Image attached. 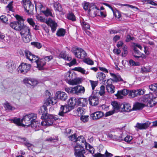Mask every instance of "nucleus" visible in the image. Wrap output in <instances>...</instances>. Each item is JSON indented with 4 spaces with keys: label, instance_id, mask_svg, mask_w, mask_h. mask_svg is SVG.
Returning <instances> with one entry per match:
<instances>
[{
    "label": "nucleus",
    "instance_id": "obj_1",
    "mask_svg": "<svg viewBox=\"0 0 157 157\" xmlns=\"http://www.w3.org/2000/svg\"><path fill=\"white\" fill-rule=\"evenodd\" d=\"M37 115L36 114L31 113L25 116L21 120L20 118L15 117L13 119H10V121L13 122L18 126H30L31 123L36 118Z\"/></svg>",
    "mask_w": 157,
    "mask_h": 157
},
{
    "label": "nucleus",
    "instance_id": "obj_2",
    "mask_svg": "<svg viewBox=\"0 0 157 157\" xmlns=\"http://www.w3.org/2000/svg\"><path fill=\"white\" fill-rule=\"evenodd\" d=\"M68 105H61L58 115L59 116L63 117L65 114L73 109L74 106L77 105V101L76 98L72 97L68 101Z\"/></svg>",
    "mask_w": 157,
    "mask_h": 157
},
{
    "label": "nucleus",
    "instance_id": "obj_3",
    "mask_svg": "<svg viewBox=\"0 0 157 157\" xmlns=\"http://www.w3.org/2000/svg\"><path fill=\"white\" fill-rule=\"evenodd\" d=\"M15 17L17 21L10 22V26L13 29L19 31L24 25V20L22 17L18 15H16Z\"/></svg>",
    "mask_w": 157,
    "mask_h": 157
},
{
    "label": "nucleus",
    "instance_id": "obj_4",
    "mask_svg": "<svg viewBox=\"0 0 157 157\" xmlns=\"http://www.w3.org/2000/svg\"><path fill=\"white\" fill-rule=\"evenodd\" d=\"M71 51L78 58L88 59L87 57L86 53L81 48L77 47H73L71 49Z\"/></svg>",
    "mask_w": 157,
    "mask_h": 157
},
{
    "label": "nucleus",
    "instance_id": "obj_5",
    "mask_svg": "<svg viewBox=\"0 0 157 157\" xmlns=\"http://www.w3.org/2000/svg\"><path fill=\"white\" fill-rule=\"evenodd\" d=\"M23 5L28 14H31L33 13L34 9V6L32 4L31 2L29 0H23Z\"/></svg>",
    "mask_w": 157,
    "mask_h": 157
},
{
    "label": "nucleus",
    "instance_id": "obj_6",
    "mask_svg": "<svg viewBox=\"0 0 157 157\" xmlns=\"http://www.w3.org/2000/svg\"><path fill=\"white\" fill-rule=\"evenodd\" d=\"M156 99H157V97L153 98L152 94H150L145 95L143 101L144 102L147 103V106L151 107L152 106V104L154 103V100Z\"/></svg>",
    "mask_w": 157,
    "mask_h": 157
},
{
    "label": "nucleus",
    "instance_id": "obj_7",
    "mask_svg": "<svg viewBox=\"0 0 157 157\" xmlns=\"http://www.w3.org/2000/svg\"><path fill=\"white\" fill-rule=\"evenodd\" d=\"M43 119L44 121L41 122V124L43 126L51 125L53 124L54 121V116L49 114L46 115Z\"/></svg>",
    "mask_w": 157,
    "mask_h": 157
},
{
    "label": "nucleus",
    "instance_id": "obj_8",
    "mask_svg": "<svg viewBox=\"0 0 157 157\" xmlns=\"http://www.w3.org/2000/svg\"><path fill=\"white\" fill-rule=\"evenodd\" d=\"M31 66L30 64L22 63L18 67V72L21 74H25L29 70Z\"/></svg>",
    "mask_w": 157,
    "mask_h": 157
},
{
    "label": "nucleus",
    "instance_id": "obj_9",
    "mask_svg": "<svg viewBox=\"0 0 157 157\" xmlns=\"http://www.w3.org/2000/svg\"><path fill=\"white\" fill-rule=\"evenodd\" d=\"M76 143L77 144L75 146L82 147V148H84V146L87 147V144L84 138L82 136H80L77 138L76 140Z\"/></svg>",
    "mask_w": 157,
    "mask_h": 157
},
{
    "label": "nucleus",
    "instance_id": "obj_10",
    "mask_svg": "<svg viewBox=\"0 0 157 157\" xmlns=\"http://www.w3.org/2000/svg\"><path fill=\"white\" fill-rule=\"evenodd\" d=\"M74 155L75 157H85L84 154L85 151L84 148L77 146H75L74 148Z\"/></svg>",
    "mask_w": 157,
    "mask_h": 157
},
{
    "label": "nucleus",
    "instance_id": "obj_11",
    "mask_svg": "<svg viewBox=\"0 0 157 157\" xmlns=\"http://www.w3.org/2000/svg\"><path fill=\"white\" fill-rule=\"evenodd\" d=\"M145 90L144 89H139L137 90H132L129 93V96L130 98H133L135 97L140 96L144 94Z\"/></svg>",
    "mask_w": 157,
    "mask_h": 157
},
{
    "label": "nucleus",
    "instance_id": "obj_12",
    "mask_svg": "<svg viewBox=\"0 0 157 157\" xmlns=\"http://www.w3.org/2000/svg\"><path fill=\"white\" fill-rule=\"evenodd\" d=\"M23 81L26 85H29L33 86H36L38 83V82L36 80L30 78H25L23 79Z\"/></svg>",
    "mask_w": 157,
    "mask_h": 157
},
{
    "label": "nucleus",
    "instance_id": "obj_13",
    "mask_svg": "<svg viewBox=\"0 0 157 157\" xmlns=\"http://www.w3.org/2000/svg\"><path fill=\"white\" fill-rule=\"evenodd\" d=\"M112 81L111 79H108L106 82L107 85L106 86V89L109 94L113 93L115 90V86L111 84Z\"/></svg>",
    "mask_w": 157,
    "mask_h": 157
},
{
    "label": "nucleus",
    "instance_id": "obj_14",
    "mask_svg": "<svg viewBox=\"0 0 157 157\" xmlns=\"http://www.w3.org/2000/svg\"><path fill=\"white\" fill-rule=\"evenodd\" d=\"M89 103L92 106H96L99 103V99L97 96L92 94L89 98Z\"/></svg>",
    "mask_w": 157,
    "mask_h": 157
},
{
    "label": "nucleus",
    "instance_id": "obj_15",
    "mask_svg": "<svg viewBox=\"0 0 157 157\" xmlns=\"http://www.w3.org/2000/svg\"><path fill=\"white\" fill-rule=\"evenodd\" d=\"M104 115L103 112L98 111L92 113L90 115V117L92 120H96L101 118Z\"/></svg>",
    "mask_w": 157,
    "mask_h": 157
},
{
    "label": "nucleus",
    "instance_id": "obj_16",
    "mask_svg": "<svg viewBox=\"0 0 157 157\" xmlns=\"http://www.w3.org/2000/svg\"><path fill=\"white\" fill-rule=\"evenodd\" d=\"M46 93H48L49 95H48L49 98L46 100L45 102V105L48 106L50 105L51 104L53 105L57 102L56 100L54 98H50V94L49 92L47 90L46 92Z\"/></svg>",
    "mask_w": 157,
    "mask_h": 157
},
{
    "label": "nucleus",
    "instance_id": "obj_17",
    "mask_svg": "<svg viewBox=\"0 0 157 157\" xmlns=\"http://www.w3.org/2000/svg\"><path fill=\"white\" fill-rule=\"evenodd\" d=\"M74 94L79 95V94H83L84 93L85 89L84 87L78 85L73 87Z\"/></svg>",
    "mask_w": 157,
    "mask_h": 157
},
{
    "label": "nucleus",
    "instance_id": "obj_18",
    "mask_svg": "<svg viewBox=\"0 0 157 157\" xmlns=\"http://www.w3.org/2000/svg\"><path fill=\"white\" fill-rule=\"evenodd\" d=\"M56 96L57 99L63 101H65L67 98L66 94L61 91H58L56 93Z\"/></svg>",
    "mask_w": 157,
    "mask_h": 157
},
{
    "label": "nucleus",
    "instance_id": "obj_19",
    "mask_svg": "<svg viewBox=\"0 0 157 157\" xmlns=\"http://www.w3.org/2000/svg\"><path fill=\"white\" fill-rule=\"evenodd\" d=\"M7 64L6 65V67L7 68L8 71L12 73L15 68V65L14 64L13 61L11 59H9L6 63Z\"/></svg>",
    "mask_w": 157,
    "mask_h": 157
},
{
    "label": "nucleus",
    "instance_id": "obj_20",
    "mask_svg": "<svg viewBox=\"0 0 157 157\" xmlns=\"http://www.w3.org/2000/svg\"><path fill=\"white\" fill-rule=\"evenodd\" d=\"M129 90L126 89H124L123 90H118L117 93L115 95L118 98H123V96L127 95L129 93Z\"/></svg>",
    "mask_w": 157,
    "mask_h": 157
},
{
    "label": "nucleus",
    "instance_id": "obj_21",
    "mask_svg": "<svg viewBox=\"0 0 157 157\" xmlns=\"http://www.w3.org/2000/svg\"><path fill=\"white\" fill-rule=\"evenodd\" d=\"M47 23L50 26L52 32L53 33L56 30L57 25V23L51 18H49Z\"/></svg>",
    "mask_w": 157,
    "mask_h": 157
},
{
    "label": "nucleus",
    "instance_id": "obj_22",
    "mask_svg": "<svg viewBox=\"0 0 157 157\" xmlns=\"http://www.w3.org/2000/svg\"><path fill=\"white\" fill-rule=\"evenodd\" d=\"M48 109L45 105H43L41 107L40 109L39 110V113L40 114H42L41 118H43L46 115H47Z\"/></svg>",
    "mask_w": 157,
    "mask_h": 157
},
{
    "label": "nucleus",
    "instance_id": "obj_23",
    "mask_svg": "<svg viewBox=\"0 0 157 157\" xmlns=\"http://www.w3.org/2000/svg\"><path fill=\"white\" fill-rule=\"evenodd\" d=\"M151 124V123L149 121H147L144 123H137L135 127L140 129H145L148 127Z\"/></svg>",
    "mask_w": 157,
    "mask_h": 157
},
{
    "label": "nucleus",
    "instance_id": "obj_24",
    "mask_svg": "<svg viewBox=\"0 0 157 157\" xmlns=\"http://www.w3.org/2000/svg\"><path fill=\"white\" fill-rule=\"evenodd\" d=\"M19 31H20V34L21 36L24 35H26L31 33L30 32V29L29 27L25 25L24 24L21 29Z\"/></svg>",
    "mask_w": 157,
    "mask_h": 157
},
{
    "label": "nucleus",
    "instance_id": "obj_25",
    "mask_svg": "<svg viewBox=\"0 0 157 157\" xmlns=\"http://www.w3.org/2000/svg\"><path fill=\"white\" fill-rule=\"evenodd\" d=\"M88 104V100L86 98H80L77 101V105L83 107L86 106Z\"/></svg>",
    "mask_w": 157,
    "mask_h": 157
},
{
    "label": "nucleus",
    "instance_id": "obj_26",
    "mask_svg": "<svg viewBox=\"0 0 157 157\" xmlns=\"http://www.w3.org/2000/svg\"><path fill=\"white\" fill-rule=\"evenodd\" d=\"M35 62L36 63L37 68L40 70L43 69V67L46 63L44 59H37L35 61Z\"/></svg>",
    "mask_w": 157,
    "mask_h": 157
},
{
    "label": "nucleus",
    "instance_id": "obj_27",
    "mask_svg": "<svg viewBox=\"0 0 157 157\" xmlns=\"http://www.w3.org/2000/svg\"><path fill=\"white\" fill-rule=\"evenodd\" d=\"M41 125H42L41 123L40 124L39 122L34 120L31 123L30 126L32 128L35 129V130H38L40 128V127Z\"/></svg>",
    "mask_w": 157,
    "mask_h": 157
},
{
    "label": "nucleus",
    "instance_id": "obj_28",
    "mask_svg": "<svg viewBox=\"0 0 157 157\" xmlns=\"http://www.w3.org/2000/svg\"><path fill=\"white\" fill-rule=\"evenodd\" d=\"M97 78L99 79L100 81H103V83L104 84H105L106 83V79L105 75L102 72L98 73L97 75Z\"/></svg>",
    "mask_w": 157,
    "mask_h": 157
},
{
    "label": "nucleus",
    "instance_id": "obj_29",
    "mask_svg": "<svg viewBox=\"0 0 157 157\" xmlns=\"http://www.w3.org/2000/svg\"><path fill=\"white\" fill-rule=\"evenodd\" d=\"M82 81V79L81 78H77L75 79H72L68 83L70 85H74L81 83Z\"/></svg>",
    "mask_w": 157,
    "mask_h": 157
},
{
    "label": "nucleus",
    "instance_id": "obj_30",
    "mask_svg": "<svg viewBox=\"0 0 157 157\" xmlns=\"http://www.w3.org/2000/svg\"><path fill=\"white\" fill-rule=\"evenodd\" d=\"M25 55L27 59H30L31 58H37L40 59V58L38 56H36L32 54L30 52L27 50L25 51Z\"/></svg>",
    "mask_w": 157,
    "mask_h": 157
},
{
    "label": "nucleus",
    "instance_id": "obj_31",
    "mask_svg": "<svg viewBox=\"0 0 157 157\" xmlns=\"http://www.w3.org/2000/svg\"><path fill=\"white\" fill-rule=\"evenodd\" d=\"M73 75L71 72L69 71L65 74L64 75V79L68 83L72 79Z\"/></svg>",
    "mask_w": 157,
    "mask_h": 157
},
{
    "label": "nucleus",
    "instance_id": "obj_32",
    "mask_svg": "<svg viewBox=\"0 0 157 157\" xmlns=\"http://www.w3.org/2000/svg\"><path fill=\"white\" fill-rule=\"evenodd\" d=\"M111 105L113 108V110L116 112H117L119 110L120 107H121L120 104L115 101L112 102Z\"/></svg>",
    "mask_w": 157,
    "mask_h": 157
},
{
    "label": "nucleus",
    "instance_id": "obj_33",
    "mask_svg": "<svg viewBox=\"0 0 157 157\" xmlns=\"http://www.w3.org/2000/svg\"><path fill=\"white\" fill-rule=\"evenodd\" d=\"M121 107L124 109V110L125 112H129L131 110V106L129 103H126L121 105Z\"/></svg>",
    "mask_w": 157,
    "mask_h": 157
},
{
    "label": "nucleus",
    "instance_id": "obj_34",
    "mask_svg": "<svg viewBox=\"0 0 157 157\" xmlns=\"http://www.w3.org/2000/svg\"><path fill=\"white\" fill-rule=\"evenodd\" d=\"M23 41L25 43H29L31 39V33L21 36Z\"/></svg>",
    "mask_w": 157,
    "mask_h": 157
},
{
    "label": "nucleus",
    "instance_id": "obj_35",
    "mask_svg": "<svg viewBox=\"0 0 157 157\" xmlns=\"http://www.w3.org/2000/svg\"><path fill=\"white\" fill-rule=\"evenodd\" d=\"M80 23L83 29L85 30L90 29V25L87 22L84 21H80Z\"/></svg>",
    "mask_w": 157,
    "mask_h": 157
},
{
    "label": "nucleus",
    "instance_id": "obj_36",
    "mask_svg": "<svg viewBox=\"0 0 157 157\" xmlns=\"http://www.w3.org/2000/svg\"><path fill=\"white\" fill-rule=\"evenodd\" d=\"M53 6L55 10L59 12H63V9L60 4L56 2L54 4Z\"/></svg>",
    "mask_w": 157,
    "mask_h": 157
},
{
    "label": "nucleus",
    "instance_id": "obj_37",
    "mask_svg": "<svg viewBox=\"0 0 157 157\" xmlns=\"http://www.w3.org/2000/svg\"><path fill=\"white\" fill-rule=\"evenodd\" d=\"M111 75L113 77V81L115 82L123 81V80L121 78L120 76L116 75L113 73H111Z\"/></svg>",
    "mask_w": 157,
    "mask_h": 157
},
{
    "label": "nucleus",
    "instance_id": "obj_38",
    "mask_svg": "<svg viewBox=\"0 0 157 157\" xmlns=\"http://www.w3.org/2000/svg\"><path fill=\"white\" fill-rule=\"evenodd\" d=\"M4 107L6 110L13 111L15 109L14 107L12 106L9 103L6 102L4 104Z\"/></svg>",
    "mask_w": 157,
    "mask_h": 157
},
{
    "label": "nucleus",
    "instance_id": "obj_39",
    "mask_svg": "<svg viewBox=\"0 0 157 157\" xmlns=\"http://www.w3.org/2000/svg\"><path fill=\"white\" fill-rule=\"evenodd\" d=\"M134 51L133 56L135 58H139L141 57V53L136 48H134Z\"/></svg>",
    "mask_w": 157,
    "mask_h": 157
},
{
    "label": "nucleus",
    "instance_id": "obj_40",
    "mask_svg": "<svg viewBox=\"0 0 157 157\" xmlns=\"http://www.w3.org/2000/svg\"><path fill=\"white\" fill-rule=\"evenodd\" d=\"M59 57L63 59H71V58L69 57L64 51L61 52L59 54Z\"/></svg>",
    "mask_w": 157,
    "mask_h": 157
},
{
    "label": "nucleus",
    "instance_id": "obj_41",
    "mask_svg": "<svg viewBox=\"0 0 157 157\" xmlns=\"http://www.w3.org/2000/svg\"><path fill=\"white\" fill-rule=\"evenodd\" d=\"M145 105L142 103L138 102L136 103L134 105V108L136 109H140L144 108L145 106Z\"/></svg>",
    "mask_w": 157,
    "mask_h": 157
},
{
    "label": "nucleus",
    "instance_id": "obj_42",
    "mask_svg": "<svg viewBox=\"0 0 157 157\" xmlns=\"http://www.w3.org/2000/svg\"><path fill=\"white\" fill-rule=\"evenodd\" d=\"M65 33V30L62 29H59L56 33V35L59 36H63Z\"/></svg>",
    "mask_w": 157,
    "mask_h": 157
},
{
    "label": "nucleus",
    "instance_id": "obj_43",
    "mask_svg": "<svg viewBox=\"0 0 157 157\" xmlns=\"http://www.w3.org/2000/svg\"><path fill=\"white\" fill-rule=\"evenodd\" d=\"M115 60V61H114V63H115V64L116 65V69L118 70H120V69L118 67V66H119V67H121V65H123V60L122 61L121 63H119L118 62L119 61V59H114Z\"/></svg>",
    "mask_w": 157,
    "mask_h": 157
},
{
    "label": "nucleus",
    "instance_id": "obj_44",
    "mask_svg": "<svg viewBox=\"0 0 157 157\" xmlns=\"http://www.w3.org/2000/svg\"><path fill=\"white\" fill-rule=\"evenodd\" d=\"M122 49L123 51L122 52V56L123 57H125L128 54V47L126 45H124Z\"/></svg>",
    "mask_w": 157,
    "mask_h": 157
},
{
    "label": "nucleus",
    "instance_id": "obj_45",
    "mask_svg": "<svg viewBox=\"0 0 157 157\" xmlns=\"http://www.w3.org/2000/svg\"><path fill=\"white\" fill-rule=\"evenodd\" d=\"M58 138L56 136L53 137H50L46 139V141L50 142L55 143L58 141Z\"/></svg>",
    "mask_w": 157,
    "mask_h": 157
},
{
    "label": "nucleus",
    "instance_id": "obj_46",
    "mask_svg": "<svg viewBox=\"0 0 157 157\" xmlns=\"http://www.w3.org/2000/svg\"><path fill=\"white\" fill-rule=\"evenodd\" d=\"M150 90L153 91H157V83H154L149 86Z\"/></svg>",
    "mask_w": 157,
    "mask_h": 157
},
{
    "label": "nucleus",
    "instance_id": "obj_47",
    "mask_svg": "<svg viewBox=\"0 0 157 157\" xmlns=\"http://www.w3.org/2000/svg\"><path fill=\"white\" fill-rule=\"evenodd\" d=\"M112 11L113 12L114 15L115 16V17L116 18L119 19L121 16L120 12L117 10H113Z\"/></svg>",
    "mask_w": 157,
    "mask_h": 157
},
{
    "label": "nucleus",
    "instance_id": "obj_48",
    "mask_svg": "<svg viewBox=\"0 0 157 157\" xmlns=\"http://www.w3.org/2000/svg\"><path fill=\"white\" fill-rule=\"evenodd\" d=\"M31 44L34 47L38 49H40L42 47L41 44L39 42H33L31 43Z\"/></svg>",
    "mask_w": 157,
    "mask_h": 157
},
{
    "label": "nucleus",
    "instance_id": "obj_49",
    "mask_svg": "<svg viewBox=\"0 0 157 157\" xmlns=\"http://www.w3.org/2000/svg\"><path fill=\"white\" fill-rule=\"evenodd\" d=\"M67 18L68 19L71 20L72 21H74L76 20L75 16L72 13H71L68 14L67 16Z\"/></svg>",
    "mask_w": 157,
    "mask_h": 157
},
{
    "label": "nucleus",
    "instance_id": "obj_50",
    "mask_svg": "<svg viewBox=\"0 0 157 157\" xmlns=\"http://www.w3.org/2000/svg\"><path fill=\"white\" fill-rule=\"evenodd\" d=\"M74 70L75 71L79 72L83 74H85L86 72L84 68L80 67H75Z\"/></svg>",
    "mask_w": 157,
    "mask_h": 157
},
{
    "label": "nucleus",
    "instance_id": "obj_51",
    "mask_svg": "<svg viewBox=\"0 0 157 157\" xmlns=\"http://www.w3.org/2000/svg\"><path fill=\"white\" fill-rule=\"evenodd\" d=\"M87 147H86V149L89 150V151L92 154L94 153V149L93 147L90 146L89 144H87Z\"/></svg>",
    "mask_w": 157,
    "mask_h": 157
},
{
    "label": "nucleus",
    "instance_id": "obj_52",
    "mask_svg": "<svg viewBox=\"0 0 157 157\" xmlns=\"http://www.w3.org/2000/svg\"><path fill=\"white\" fill-rule=\"evenodd\" d=\"M88 116L82 115L80 117V119L82 121L85 123L87 122L89 120Z\"/></svg>",
    "mask_w": 157,
    "mask_h": 157
},
{
    "label": "nucleus",
    "instance_id": "obj_53",
    "mask_svg": "<svg viewBox=\"0 0 157 157\" xmlns=\"http://www.w3.org/2000/svg\"><path fill=\"white\" fill-rule=\"evenodd\" d=\"M13 2H10L6 6V8L8 9L10 11H13Z\"/></svg>",
    "mask_w": 157,
    "mask_h": 157
},
{
    "label": "nucleus",
    "instance_id": "obj_54",
    "mask_svg": "<svg viewBox=\"0 0 157 157\" xmlns=\"http://www.w3.org/2000/svg\"><path fill=\"white\" fill-rule=\"evenodd\" d=\"M105 93V87L104 86H101L100 87V90L99 94L101 96L103 95Z\"/></svg>",
    "mask_w": 157,
    "mask_h": 157
},
{
    "label": "nucleus",
    "instance_id": "obj_55",
    "mask_svg": "<svg viewBox=\"0 0 157 157\" xmlns=\"http://www.w3.org/2000/svg\"><path fill=\"white\" fill-rule=\"evenodd\" d=\"M94 8H95V9H96V10H99V14H98L99 16H101L102 17H106V15L105 14V13L103 12L100 11L99 10V9L98 8L97 6H93V8L94 9Z\"/></svg>",
    "mask_w": 157,
    "mask_h": 157
},
{
    "label": "nucleus",
    "instance_id": "obj_56",
    "mask_svg": "<svg viewBox=\"0 0 157 157\" xmlns=\"http://www.w3.org/2000/svg\"><path fill=\"white\" fill-rule=\"evenodd\" d=\"M132 138L131 136L129 135H127L124 139V140L128 143H129L132 140Z\"/></svg>",
    "mask_w": 157,
    "mask_h": 157
},
{
    "label": "nucleus",
    "instance_id": "obj_57",
    "mask_svg": "<svg viewBox=\"0 0 157 157\" xmlns=\"http://www.w3.org/2000/svg\"><path fill=\"white\" fill-rule=\"evenodd\" d=\"M123 137L121 135H114V140H122Z\"/></svg>",
    "mask_w": 157,
    "mask_h": 157
},
{
    "label": "nucleus",
    "instance_id": "obj_58",
    "mask_svg": "<svg viewBox=\"0 0 157 157\" xmlns=\"http://www.w3.org/2000/svg\"><path fill=\"white\" fill-rule=\"evenodd\" d=\"M84 63L88 65H93L94 64V62L91 59H83Z\"/></svg>",
    "mask_w": 157,
    "mask_h": 157
},
{
    "label": "nucleus",
    "instance_id": "obj_59",
    "mask_svg": "<svg viewBox=\"0 0 157 157\" xmlns=\"http://www.w3.org/2000/svg\"><path fill=\"white\" fill-rule=\"evenodd\" d=\"M129 63L132 66H138L140 65V63L138 62H135L132 59H130L129 61Z\"/></svg>",
    "mask_w": 157,
    "mask_h": 157
},
{
    "label": "nucleus",
    "instance_id": "obj_60",
    "mask_svg": "<svg viewBox=\"0 0 157 157\" xmlns=\"http://www.w3.org/2000/svg\"><path fill=\"white\" fill-rule=\"evenodd\" d=\"M68 138H69V140L76 142V140L77 139L76 134H74L68 137Z\"/></svg>",
    "mask_w": 157,
    "mask_h": 157
},
{
    "label": "nucleus",
    "instance_id": "obj_61",
    "mask_svg": "<svg viewBox=\"0 0 157 157\" xmlns=\"http://www.w3.org/2000/svg\"><path fill=\"white\" fill-rule=\"evenodd\" d=\"M90 82L91 83L92 90H94L98 84L97 82L91 80H90Z\"/></svg>",
    "mask_w": 157,
    "mask_h": 157
},
{
    "label": "nucleus",
    "instance_id": "obj_62",
    "mask_svg": "<svg viewBox=\"0 0 157 157\" xmlns=\"http://www.w3.org/2000/svg\"><path fill=\"white\" fill-rule=\"evenodd\" d=\"M27 21L29 24L33 27L35 26V23L32 18H28L27 19Z\"/></svg>",
    "mask_w": 157,
    "mask_h": 157
},
{
    "label": "nucleus",
    "instance_id": "obj_63",
    "mask_svg": "<svg viewBox=\"0 0 157 157\" xmlns=\"http://www.w3.org/2000/svg\"><path fill=\"white\" fill-rule=\"evenodd\" d=\"M44 14L46 16H52V14L50 11L48 9L43 12Z\"/></svg>",
    "mask_w": 157,
    "mask_h": 157
},
{
    "label": "nucleus",
    "instance_id": "obj_64",
    "mask_svg": "<svg viewBox=\"0 0 157 157\" xmlns=\"http://www.w3.org/2000/svg\"><path fill=\"white\" fill-rule=\"evenodd\" d=\"M1 20L4 23H6L8 21L7 17L5 15H2L0 17Z\"/></svg>",
    "mask_w": 157,
    "mask_h": 157
}]
</instances>
